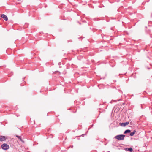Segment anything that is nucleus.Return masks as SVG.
I'll return each mask as SVG.
<instances>
[{"label": "nucleus", "mask_w": 152, "mask_h": 152, "mask_svg": "<svg viewBox=\"0 0 152 152\" xmlns=\"http://www.w3.org/2000/svg\"><path fill=\"white\" fill-rule=\"evenodd\" d=\"M125 136L124 135L120 134L115 136V138L118 140H123Z\"/></svg>", "instance_id": "obj_1"}, {"label": "nucleus", "mask_w": 152, "mask_h": 152, "mask_svg": "<svg viewBox=\"0 0 152 152\" xmlns=\"http://www.w3.org/2000/svg\"><path fill=\"white\" fill-rule=\"evenodd\" d=\"M1 148L4 150H7L9 148V146L7 144L4 143L1 145Z\"/></svg>", "instance_id": "obj_2"}, {"label": "nucleus", "mask_w": 152, "mask_h": 152, "mask_svg": "<svg viewBox=\"0 0 152 152\" xmlns=\"http://www.w3.org/2000/svg\"><path fill=\"white\" fill-rule=\"evenodd\" d=\"M1 17L2 18H4L5 21H7L8 20V19L7 17L4 14H1Z\"/></svg>", "instance_id": "obj_3"}, {"label": "nucleus", "mask_w": 152, "mask_h": 152, "mask_svg": "<svg viewBox=\"0 0 152 152\" xmlns=\"http://www.w3.org/2000/svg\"><path fill=\"white\" fill-rule=\"evenodd\" d=\"M6 138L4 136H1L0 137V141H3L5 140Z\"/></svg>", "instance_id": "obj_4"}, {"label": "nucleus", "mask_w": 152, "mask_h": 152, "mask_svg": "<svg viewBox=\"0 0 152 152\" xmlns=\"http://www.w3.org/2000/svg\"><path fill=\"white\" fill-rule=\"evenodd\" d=\"M129 123V122H126L125 123H122L121 125L123 126H125L127 125H128Z\"/></svg>", "instance_id": "obj_5"}, {"label": "nucleus", "mask_w": 152, "mask_h": 152, "mask_svg": "<svg viewBox=\"0 0 152 152\" xmlns=\"http://www.w3.org/2000/svg\"><path fill=\"white\" fill-rule=\"evenodd\" d=\"M130 132H131V131L130 130H129V129L126 130L124 132V134H126L127 133H129Z\"/></svg>", "instance_id": "obj_6"}, {"label": "nucleus", "mask_w": 152, "mask_h": 152, "mask_svg": "<svg viewBox=\"0 0 152 152\" xmlns=\"http://www.w3.org/2000/svg\"><path fill=\"white\" fill-rule=\"evenodd\" d=\"M135 132H136V131H135V130L133 132H132L130 133V135L131 136H133L135 134Z\"/></svg>", "instance_id": "obj_7"}, {"label": "nucleus", "mask_w": 152, "mask_h": 152, "mask_svg": "<svg viewBox=\"0 0 152 152\" xmlns=\"http://www.w3.org/2000/svg\"><path fill=\"white\" fill-rule=\"evenodd\" d=\"M128 151L130 152H131L133 151V149L132 148H128Z\"/></svg>", "instance_id": "obj_8"}, {"label": "nucleus", "mask_w": 152, "mask_h": 152, "mask_svg": "<svg viewBox=\"0 0 152 152\" xmlns=\"http://www.w3.org/2000/svg\"><path fill=\"white\" fill-rule=\"evenodd\" d=\"M19 139H20L21 141L22 140V139L19 136L16 135V136Z\"/></svg>", "instance_id": "obj_9"}, {"label": "nucleus", "mask_w": 152, "mask_h": 152, "mask_svg": "<svg viewBox=\"0 0 152 152\" xmlns=\"http://www.w3.org/2000/svg\"><path fill=\"white\" fill-rule=\"evenodd\" d=\"M125 150L126 151L128 150V148H125Z\"/></svg>", "instance_id": "obj_10"}, {"label": "nucleus", "mask_w": 152, "mask_h": 152, "mask_svg": "<svg viewBox=\"0 0 152 152\" xmlns=\"http://www.w3.org/2000/svg\"><path fill=\"white\" fill-rule=\"evenodd\" d=\"M60 64V63H59V65Z\"/></svg>", "instance_id": "obj_11"}, {"label": "nucleus", "mask_w": 152, "mask_h": 152, "mask_svg": "<svg viewBox=\"0 0 152 152\" xmlns=\"http://www.w3.org/2000/svg\"><path fill=\"white\" fill-rule=\"evenodd\" d=\"M130 124H132V123H131H131H130Z\"/></svg>", "instance_id": "obj_12"}, {"label": "nucleus", "mask_w": 152, "mask_h": 152, "mask_svg": "<svg viewBox=\"0 0 152 152\" xmlns=\"http://www.w3.org/2000/svg\"><path fill=\"white\" fill-rule=\"evenodd\" d=\"M130 124H132V123H131H131H130Z\"/></svg>", "instance_id": "obj_13"}]
</instances>
